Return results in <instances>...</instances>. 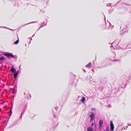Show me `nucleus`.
I'll return each instance as SVG.
<instances>
[{
	"mask_svg": "<svg viewBox=\"0 0 131 131\" xmlns=\"http://www.w3.org/2000/svg\"><path fill=\"white\" fill-rule=\"evenodd\" d=\"M33 22H30L28 24H26L25 25H27V24H29L30 23H33Z\"/></svg>",
	"mask_w": 131,
	"mask_h": 131,
	"instance_id": "obj_17",
	"label": "nucleus"
},
{
	"mask_svg": "<svg viewBox=\"0 0 131 131\" xmlns=\"http://www.w3.org/2000/svg\"><path fill=\"white\" fill-rule=\"evenodd\" d=\"M103 123V120L102 119H100L99 122V128L101 129L102 125Z\"/></svg>",
	"mask_w": 131,
	"mask_h": 131,
	"instance_id": "obj_3",
	"label": "nucleus"
},
{
	"mask_svg": "<svg viewBox=\"0 0 131 131\" xmlns=\"http://www.w3.org/2000/svg\"><path fill=\"white\" fill-rule=\"evenodd\" d=\"M93 63H94V61H93Z\"/></svg>",
	"mask_w": 131,
	"mask_h": 131,
	"instance_id": "obj_22",
	"label": "nucleus"
},
{
	"mask_svg": "<svg viewBox=\"0 0 131 131\" xmlns=\"http://www.w3.org/2000/svg\"><path fill=\"white\" fill-rule=\"evenodd\" d=\"M5 59L4 57L3 56L0 57V61L4 60Z\"/></svg>",
	"mask_w": 131,
	"mask_h": 131,
	"instance_id": "obj_9",
	"label": "nucleus"
},
{
	"mask_svg": "<svg viewBox=\"0 0 131 131\" xmlns=\"http://www.w3.org/2000/svg\"><path fill=\"white\" fill-rule=\"evenodd\" d=\"M83 71H84L85 72H86V71H85V70H84V69H83Z\"/></svg>",
	"mask_w": 131,
	"mask_h": 131,
	"instance_id": "obj_20",
	"label": "nucleus"
},
{
	"mask_svg": "<svg viewBox=\"0 0 131 131\" xmlns=\"http://www.w3.org/2000/svg\"><path fill=\"white\" fill-rule=\"evenodd\" d=\"M10 71H11L12 72L14 73L16 72V69L14 68L13 67H12L11 69L10 70Z\"/></svg>",
	"mask_w": 131,
	"mask_h": 131,
	"instance_id": "obj_7",
	"label": "nucleus"
},
{
	"mask_svg": "<svg viewBox=\"0 0 131 131\" xmlns=\"http://www.w3.org/2000/svg\"><path fill=\"white\" fill-rule=\"evenodd\" d=\"M18 42H19V39H18V40L15 42L14 44H17V43H18Z\"/></svg>",
	"mask_w": 131,
	"mask_h": 131,
	"instance_id": "obj_12",
	"label": "nucleus"
},
{
	"mask_svg": "<svg viewBox=\"0 0 131 131\" xmlns=\"http://www.w3.org/2000/svg\"><path fill=\"white\" fill-rule=\"evenodd\" d=\"M4 27V28H7V29H9L10 30H12V29H9V28H7V27H1L0 26V27Z\"/></svg>",
	"mask_w": 131,
	"mask_h": 131,
	"instance_id": "obj_13",
	"label": "nucleus"
},
{
	"mask_svg": "<svg viewBox=\"0 0 131 131\" xmlns=\"http://www.w3.org/2000/svg\"><path fill=\"white\" fill-rule=\"evenodd\" d=\"M106 4V6H109V4Z\"/></svg>",
	"mask_w": 131,
	"mask_h": 131,
	"instance_id": "obj_18",
	"label": "nucleus"
},
{
	"mask_svg": "<svg viewBox=\"0 0 131 131\" xmlns=\"http://www.w3.org/2000/svg\"><path fill=\"white\" fill-rule=\"evenodd\" d=\"M122 27H121L120 28H122Z\"/></svg>",
	"mask_w": 131,
	"mask_h": 131,
	"instance_id": "obj_23",
	"label": "nucleus"
},
{
	"mask_svg": "<svg viewBox=\"0 0 131 131\" xmlns=\"http://www.w3.org/2000/svg\"><path fill=\"white\" fill-rule=\"evenodd\" d=\"M106 131H109V127H107L106 128Z\"/></svg>",
	"mask_w": 131,
	"mask_h": 131,
	"instance_id": "obj_14",
	"label": "nucleus"
},
{
	"mask_svg": "<svg viewBox=\"0 0 131 131\" xmlns=\"http://www.w3.org/2000/svg\"><path fill=\"white\" fill-rule=\"evenodd\" d=\"M16 85L14 86V88L13 89H12L13 90V94L15 95L17 91V88L16 87Z\"/></svg>",
	"mask_w": 131,
	"mask_h": 131,
	"instance_id": "obj_5",
	"label": "nucleus"
},
{
	"mask_svg": "<svg viewBox=\"0 0 131 131\" xmlns=\"http://www.w3.org/2000/svg\"><path fill=\"white\" fill-rule=\"evenodd\" d=\"M10 116L11 114H12V111H11V108L10 110Z\"/></svg>",
	"mask_w": 131,
	"mask_h": 131,
	"instance_id": "obj_15",
	"label": "nucleus"
},
{
	"mask_svg": "<svg viewBox=\"0 0 131 131\" xmlns=\"http://www.w3.org/2000/svg\"><path fill=\"white\" fill-rule=\"evenodd\" d=\"M92 128L90 127H89L87 129V131H92Z\"/></svg>",
	"mask_w": 131,
	"mask_h": 131,
	"instance_id": "obj_11",
	"label": "nucleus"
},
{
	"mask_svg": "<svg viewBox=\"0 0 131 131\" xmlns=\"http://www.w3.org/2000/svg\"><path fill=\"white\" fill-rule=\"evenodd\" d=\"M93 125V123L92 124V125Z\"/></svg>",
	"mask_w": 131,
	"mask_h": 131,
	"instance_id": "obj_21",
	"label": "nucleus"
},
{
	"mask_svg": "<svg viewBox=\"0 0 131 131\" xmlns=\"http://www.w3.org/2000/svg\"><path fill=\"white\" fill-rule=\"evenodd\" d=\"M108 12L110 13V12H109H109Z\"/></svg>",
	"mask_w": 131,
	"mask_h": 131,
	"instance_id": "obj_24",
	"label": "nucleus"
},
{
	"mask_svg": "<svg viewBox=\"0 0 131 131\" xmlns=\"http://www.w3.org/2000/svg\"><path fill=\"white\" fill-rule=\"evenodd\" d=\"M108 12L110 13V12H109H109Z\"/></svg>",
	"mask_w": 131,
	"mask_h": 131,
	"instance_id": "obj_25",
	"label": "nucleus"
},
{
	"mask_svg": "<svg viewBox=\"0 0 131 131\" xmlns=\"http://www.w3.org/2000/svg\"><path fill=\"white\" fill-rule=\"evenodd\" d=\"M91 66V62H90L89 64L86 65V67L88 68H90Z\"/></svg>",
	"mask_w": 131,
	"mask_h": 131,
	"instance_id": "obj_8",
	"label": "nucleus"
},
{
	"mask_svg": "<svg viewBox=\"0 0 131 131\" xmlns=\"http://www.w3.org/2000/svg\"><path fill=\"white\" fill-rule=\"evenodd\" d=\"M85 100V98L84 97H83L82 99L81 100V101L82 103H83L84 102V101Z\"/></svg>",
	"mask_w": 131,
	"mask_h": 131,
	"instance_id": "obj_10",
	"label": "nucleus"
},
{
	"mask_svg": "<svg viewBox=\"0 0 131 131\" xmlns=\"http://www.w3.org/2000/svg\"><path fill=\"white\" fill-rule=\"evenodd\" d=\"M110 126L111 127V131H113L114 129V126L112 121H111V124Z\"/></svg>",
	"mask_w": 131,
	"mask_h": 131,
	"instance_id": "obj_4",
	"label": "nucleus"
},
{
	"mask_svg": "<svg viewBox=\"0 0 131 131\" xmlns=\"http://www.w3.org/2000/svg\"><path fill=\"white\" fill-rule=\"evenodd\" d=\"M127 126L126 127L124 128V129H126L127 128Z\"/></svg>",
	"mask_w": 131,
	"mask_h": 131,
	"instance_id": "obj_19",
	"label": "nucleus"
},
{
	"mask_svg": "<svg viewBox=\"0 0 131 131\" xmlns=\"http://www.w3.org/2000/svg\"><path fill=\"white\" fill-rule=\"evenodd\" d=\"M95 114L93 112H91V115H90V121H92L93 120L94 118Z\"/></svg>",
	"mask_w": 131,
	"mask_h": 131,
	"instance_id": "obj_2",
	"label": "nucleus"
},
{
	"mask_svg": "<svg viewBox=\"0 0 131 131\" xmlns=\"http://www.w3.org/2000/svg\"><path fill=\"white\" fill-rule=\"evenodd\" d=\"M5 56L7 57V56H11L13 58L15 59H16L17 58V56H14L13 54L12 53H4L3 54Z\"/></svg>",
	"mask_w": 131,
	"mask_h": 131,
	"instance_id": "obj_1",
	"label": "nucleus"
},
{
	"mask_svg": "<svg viewBox=\"0 0 131 131\" xmlns=\"http://www.w3.org/2000/svg\"><path fill=\"white\" fill-rule=\"evenodd\" d=\"M91 110L93 111H95L96 110L95 109V108H92L91 109Z\"/></svg>",
	"mask_w": 131,
	"mask_h": 131,
	"instance_id": "obj_16",
	"label": "nucleus"
},
{
	"mask_svg": "<svg viewBox=\"0 0 131 131\" xmlns=\"http://www.w3.org/2000/svg\"><path fill=\"white\" fill-rule=\"evenodd\" d=\"M18 71L14 73V76L15 78H16L17 77L18 74Z\"/></svg>",
	"mask_w": 131,
	"mask_h": 131,
	"instance_id": "obj_6",
	"label": "nucleus"
}]
</instances>
